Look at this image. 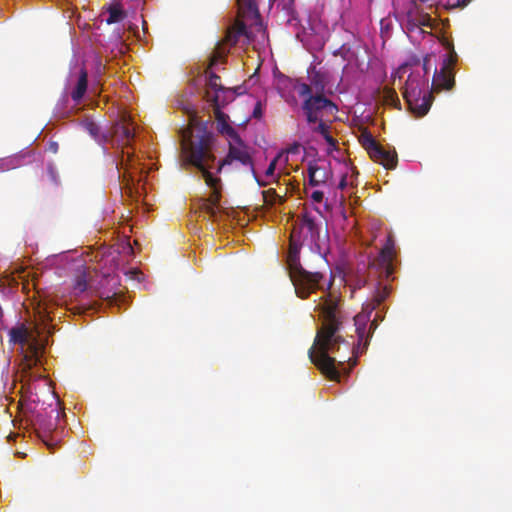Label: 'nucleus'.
<instances>
[{
	"label": "nucleus",
	"mask_w": 512,
	"mask_h": 512,
	"mask_svg": "<svg viewBox=\"0 0 512 512\" xmlns=\"http://www.w3.org/2000/svg\"><path fill=\"white\" fill-rule=\"evenodd\" d=\"M239 13L242 17L259 20L260 13L256 0H238Z\"/></svg>",
	"instance_id": "19"
},
{
	"label": "nucleus",
	"mask_w": 512,
	"mask_h": 512,
	"mask_svg": "<svg viewBox=\"0 0 512 512\" xmlns=\"http://www.w3.org/2000/svg\"><path fill=\"white\" fill-rule=\"evenodd\" d=\"M307 172L311 186L325 183L330 175V172L325 167L319 166L316 162L309 163Z\"/></svg>",
	"instance_id": "15"
},
{
	"label": "nucleus",
	"mask_w": 512,
	"mask_h": 512,
	"mask_svg": "<svg viewBox=\"0 0 512 512\" xmlns=\"http://www.w3.org/2000/svg\"><path fill=\"white\" fill-rule=\"evenodd\" d=\"M222 108L213 107L214 116L217 122V130L219 133L227 137L236 136L237 131L228 124L229 116L222 112Z\"/></svg>",
	"instance_id": "17"
},
{
	"label": "nucleus",
	"mask_w": 512,
	"mask_h": 512,
	"mask_svg": "<svg viewBox=\"0 0 512 512\" xmlns=\"http://www.w3.org/2000/svg\"><path fill=\"white\" fill-rule=\"evenodd\" d=\"M360 143L368 152V154L373 152V150L379 146V143L375 140L372 134L367 131L361 134Z\"/></svg>",
	"instance_id": "27"
},
{
	"label": "nucleus",
	"mask_w": 512,
	"mask_h": 512,
	"mask_svg": "<svg viewBox=\"0 0 512 512\" xmlns=\"http://www.w3.org/2000/svg\"><path fill=\"white\" fill-rule=\"evenodd\" d=\"M88 288V273L85 269H81L78 271L75 283H74V292L75 294L83 293Z\"/></svg>",
	"instance_id": "25"
},
{
	"label": "nucleus",
	"mask_w": 512,
	"mask_h": 512,
	"mask_svg": "<svg viewBox=\"0 0 512 512\" xmlns=\"http://www.w3.org/2000/svg\"><path fill=\"white\" fill-rule=\"evenodd\" d=\"M129 274H131V275L134 277V276H138V275L140 274V272H139V271H137V270H131V271L129 272Z\"/></svg>",
	"instance_id": "42"
},
{
	"label": "nucleus",
	"mask_w": 512,
	"mask_h": 512,
	"mask_svg": "<svg viewBox=\"0 0 512 512\" xmlns=\"http://www.w3.org/2000/svg\"><path fill=\"white\" fill-rule=\"evenodd\" d=\"M384 102L394 107H400V100L394 89L385 87L383 90Z\"/></svg>",
	"instance_id": "28"
},
{
	"label": "nucleus",
	"mask_w": 512,
	"mask_h": 512,
	"mask_svg": "<svg viewBox=\"0 0 512 512\" xmlns=\"http://www.w3.org/2000/svg\"><path fill=\"white\" fill-rule=\"evenodd\" d=\"M302 110L308 124H315L323 118L324 114L333 115L338 111V107L324 94H314L302 96Z\"/></svg>",
	"instance_id": "6"
},
{
	"label": "nucleus",
	"mask_w": 512,
	"mask_h": 512,
	"mask_svg": "<svg viewBox=\"0 0 512 512\" xmlns=\"http://www.w3.org/2000/svg\"><path fill=\"white\" fill-rule=\"evenodd\" d=\"M472 0H457L455 3H454V6L456 7H465L467 6Z\"/></svg>",
	"instance_id": "39"
},
{
	"label": "nucleus",
	"mask_w": 512,
	"mask_h": 512,
	"mask_svg": "<svg viewBox=\"0 0 512 512\" xmlns=\"http://www.w3.org/2000/svg\"><path fill=\"white\" fill-rule=\"evenodd\" d=\"M456 62V55H451L450 58L445 59L442 67L438 71L435 69L431 94L439 93L442 90H451L455 84L454 73H453V65Z\"/></svg>",
	"instance_id": "9"
},
{
	"label": "nucleus",
	"mask_w": 512,
	"mask_h": 512,
	"mask_svg": "<svg viewBox=\"0 0 512 512\" xmlns=\"http://www.w3.org/2000/svg\"><path fill=\"white\" fill-rule=\"evenodd\" d=\"M311 198L317 202L321 203L324 198V193L322 191L316 190L311 194Z\"/></svg>",
	"instance_id": "34"
},
{
	"label": "nucleus",
	"mask_w": 512,
	"mask_h": 512,
	"mask_svg": "<svg viewBox=\"0 0 512 512\" xmlns=\"http://www.w3.org/2000/svg\"><path fill=\"white\" fill-rule=\"evenodd\" d=\"M430 61L431 57L425 56L422 67L418 63L415 68L410 63H404L397 71L399 74L409 72L402 95L410 112L415 117L425 116L429 112L434 99L430 92L425 91L429 82L426 75L430 70Z\"/></svg>",
	"instance_id": "4"
},
{
	"label": "nucleus",
	"mask_w": 512,
	"mask_h": 512,
	"mask_svg": "<svg viewBox=\"0 0 512 512\" xmlns=\"http://www.w3.org/2000/svg\"><path fill=\"white\" fill-rule=\"evenodd\" d=\"M294 89L299 96L324 94L325 79L320 71L313 70L310 75V84L295 80Z\"/></svg>",
	"instance_id": "10"
},
{
	"label": "nucleus",
	"mask_w": 512,
	"mask_h": 512,
	"mask_svg": "<svg viewBox=\"0 0 512 512\" xmlns=\"http://www.w3.org/2000/svg\"><path fill=\"white\" fill-rule=\"evenodd\" d=\"M396 256L395 242L393 236L389 234L385 245L380 250L379 255L369 263V270L372 272H380L386 278L391 277L394 273V258Z\"/></svg>",
	"instance_id": "8"
},
{
	"label": "nucleus",
	"mask_w": 512,
	"mask_h": 512,
	"mask_svg": "<svg viewBox=\"0 0 512 512\" xmlns=\"http://www.w3.org/2000/svg\"><path fill=\"white\" fill-rule=\"evenodd\" d=\"M115 134L126 145L130 144V141L134 138L133 128L126 124H118L115 127Z\"/></svg>",
	"instance_id": "23"
},
{
	"label": "nucleus",
	"mask_w": 512,
	"mask_h": 512,
	"mask_svg": "<svg viewBox=\"0 0 512 512\" xmlns=\"http://www.w3.org/2000/svg\"><path fill=\"white\" fill-rule=\"evenodd\" d=\"M297 149H298V146H295L294 148L291 149V152H294Z\"/></svg>",
	"instance_id": "43"
},
{
	"label": "nucleus",
	"mask_w": 512,
	"mask_h": 512,
	"mask_svg": "<svg viewBox=\"0 0 512 512\" xmlns=\"http://www.w3.org/2000/svg\"><path fill=\"white\" fill-rule=\"evenodd\" d=\"M297 149H298V146H295L294 148L291 149V152H294Z\"/></svg>",
	"instance_id": "45"
},
{
	"label": "nucleus",
	"mask_w": 512,
	"mask_h": 512,
	"mask_svg": "<svg viewBox=\"0 0 512 512\" xmlns=\"http://www.w3.org/2000/svg\"><path fill=\"white\" fill-rule=\"evenodd\" d=\"M201 210L205 212L209 217L214 218L218 213V206L209 203L206 200H202Z\"/></svg>",
	"instance_id": "30"
},
{
	"label": "nucleus",
	"mask_w": 512,
	"mask_h": 512,
	"mask_svg": "<svg viewBox=\"0 0 512 512\" xmlns=\"http://www.w3.org/2000/svg\"><path fill=\"white\" fill-rule=\"evenodd\" d=\"M262 116V105L260 102H257L253 109V117L256 119L261 118Z\"/></svg>",
	"instance_id": "35"
},
{
	"label": "nucleus",
	"mask_w": 512,
	"mask_h": 512,
	"mask_svg": "<svg viewBox=\"0 0 512 512\" xmlns=\"http://www.w3.org/2000/svg\"><path fill=\"white\" fill-rule=\"evenodd\" d=\"M407 22L409 29L433 27V19L431 16L428 13L423 12L414 2L407 11Z\"/></svg>",
	"instance_id": "11"
},
{
	"label": "nucleus",
	"mask_w": 512,
	"mask_h": 512,
	"mask_svg": "<svg viewBox=\"0 0 512 512\" xmlns=\"http://www.w3.org/2000/svg\"><path fill=\"white\" fill-rule=\"evenodd\" d=\"M297 149H298V146H295L294 148L291 149V152H294Z\"/></svg>",
	"instance_id": "44"
},
{
	"label": "nucleus",
	"mask_w": 512,
	"mask_h": 512,
	"mask_svg": "<svg viewBox=\"0 0 512 512\" xmlns=\"http://www.w3.org/2000/svg\"><path fill=\"white\" fill-rule=\"evenodd\" d=\"M379 320H382V317L379 316V314L377 313L374 317V319L371 321V324H370V330H375L378 326V321Z\"/></svg>",
	"instance_id": "37"
},
{
	"label": "nucleus",
	"mask_w": 512,
	"mask_h": 512,
	"mask_svg": "<svg viewBox=\"0 0 512 512\" xmlns=\"http://www.w3.org/2000/svg\"><path fill=\"white\" fill-rule=\"evenodd\" d=\"M297 149H298V146H295L294 148L291 149V152H294Z\"/></svg>",
	"instance_id": "46"
},
{
	"label": "nucleus",
	"mask_w": 512,
	"mask_h": 512,
	"mask_svg": "<svg viewBox=\"0 0 512 512\" xmlns=\"http://www.w3.org/2000/svg\"><path fill=\"white\" fill-rule=\"evenodd\" d=\"M322 136L325 139V141L327 142V144H329L330 146L336 145V140L330 135L329 131Z\"/></svg>",
	"instance_id": "36"
},
{
	"label": "nucleus",
	"mask_w": 512,
	"mask_h": 512,
	"mask_svg": "<svg viewBox=\"0 0 512 512\" xmlns=\"http://www.w3.org/2000/svg\"><path fill=\"white\" fill-rule=\"evenodd\" d=\"M347 187V176L346 175H343L339 184H338V188L343 190Z\"/></svg>",
	"instance_id": "40"
},
{
	"label": "nucleus",
	"mask_w": 512,
	"mask_h": 512,
	"mask_svg": "<svg viewBox=\"0 0 512 512\" xmlns=\"http://www.w3.org/2000/svg\"><path fill=\"white\" fill-rule=\"evenodd\" d=\"M116 168L118 170V177H120L121 170H123V177L126 178L127 174L132 178V172L130 170L136 169L135 161L129 152H125L122 150V157L119 162H116Z\"/></svg>",
	"instance_id": "21"
},
{
	"label": "nucleus",
	"mask_w": 512,
	"mask_h": 512,
	"mask_svg": "<svg viewBox=\"0 0 512 512\" xmlns=\"http://www.w3.org/2000/svg\"><path fill=\"white\" fill-rule=\"evenodd\" d=\"M61 416L59 407L55 405L50 407V410L43 413H38L35 418V425L38 426V435L43 443L48 448H53L60 441V434L57 430V422Z\"/></svg>",
	"instance_id": "5"
},
{
	"label": "nucleus",
	"mask_w": 512,
	"mask_h": 512,
	"mask_svg": "<svg viewBox=\"0 0 512 512\" xmlns=\"http://www.w3.org/2000/svg\"><path fill=\"white\" fill-rule=\"evenodd\" d=\"M95 72L97 77H101L105 73V65L101 62V60H97Z\"/></svg>",
	"instance_id": "33"
},
{
	"label": "nucleus",
	"mask_w": 512,
	"mask_h": 512,
	"mask_svg": "<svg viewBox=\"0 0 512 512\" xmlns=\"http://www.w3.org/2000/svg\"><path fill=\"white\" fill-rule=\"evenodd\" d=\"M59 146L57 142H50L48 144V151H50L53 154H56L58 152Z\"/></svg>",
	"instance_id": "38"
},
{
	"label": "nucleus",
	"mask_w": 512,
	"mask_h": 512,
	"mask_svg": "<svg viewBox=\"0 0 512 512\" xmlns=\"http://www.w3.org/2000/svg\"><path fill=\"white\" fill-rule=\"evenodd\" d=\"M276 163H277V159L276 158L270 162V164L268 165V167H267V169L265 171V175L266 176H273L274 175V172H275V169H276Z\"/></svg>",
	"instance_id": "32"
},
{
	"label": "nucleus",
	"mask_w": 512,
	"mask_h": 512,
	"mask_svg": "<svg viewBox=\"0 0 512 512\" xmlns=\"http://www.w3.org/2000/svg\"><path fill=\"white\" fill-rule=\"evenodd\" d=\"M235 98V91L231 88L222 87L216 92H205L204 99L211 104L212 107L223 108Z\"/></svg>",
	"instance_id": "12"
},
{
	"label": "nucleus",
	"mask_w": 512,
	"mask_h": 512,
	"mask_svg": "<svg viewBox=\"0 0 512 512\" xmlns=\"http://www.w3.org/2000/svg\"><path fill=\"white\" fill-rule=\"evenodd\" d=\"M296 79H292L286 75L280 74L277 77V88L281 91L288 87L294 88V82Z\"/></svg>",
	"instance_id": "29"
},
{
	"label": "nucleus",
	"mask_w": 512,
	"mask_h": 512,
	"mask_svg": "<svg viewBox=\"0 0 512 512\" xmlns=\"http://www.w3.org/2000/svg\"><path fill=\"white\" fill-rule=\"evenodd\" d=\"M264 203L267 206H274L276 204H282L285 198L279 195L275 189L270 188L262 192Z\"/></svg>",
	"instance_id": "26"
},
{
	"label": "nucleus",
	"mask_w": 512,
	"mask_h": 512,
	"mask_svg": "<svg viewBox=\"0 0 512 512\" xmlns=\"http://www.w3.org/2000/svg\"><path fill=\"white\" fill-rule=\"evenodd\" d=\"M213 143L214 137L207 129V123L200 122L195 113L191 115L190 128L184 132L182 138V155L187 164L197 168L202 173L206 185L212 189L209 198L205 200L219 206L221 180L211 172L216 163Z\"/></svg>",
	"instance_id": "2"
},
{
	"label": "nucleus",
	"mask_w": 512,
	"mask_h": 512,
	"mask_svg": "<svg viewBox=\"0 0 512 512\" xmlns=\"http://www.w3.org/2000/svg\"><path fill=\"white\" fill-rule=\"evenodd\" d=\"M83 128L87 131L97 142L105 143L107 137L100 133V127L92 120H86L83 123Z\"/></svg>",
	"instance_id": "24"
},
{
	"label": "nucleus",
	"mask_w": 512,
	"mask_h": 512,
	"mask_svg": "<svg viewBox=\"0 0 512 512\" xmlns=\"http://www.w3.org/2000/svg\"><path fill=\"white\" fill-rule=\"evenodd\" d=\"M88 88V73L85 68H81L77 83L71 92V98L75 104H79L83 99Z\"/></svg>",
	"instance_id": "16"
},
{
	"label": "nucleus",
	"mask_w": 512,
	"mask_h": 512,
	"mask_svg": "<svg viewBox=\"0 0 512 512\" xmlns=\"http://www.w3.org/2000/svg\"><path fill=\"white\" fill-rule=\"evenodd\" d=\"M108 18L106 19L107 24H114L123 21L126 18V12L122 9L119 3L111 4L107 8Z\"/></svg>",
	"instance_id": "22"
},
{
	"label": "nucleus",
	"mask_w": 512,
	"mask_h": 512,
	"mask_svg": "<svg viewBox=\"0 0 512 512\" xmlns=\"http://www.w3.org/2000/svg\"><path fill=\"white\" fill-rule=\"evenodd\" d=\"M234 161L248 167L255 174L250 148L243 142L238 133L236 136L229 137L228 154L218 163L216 173H220L225 165H230Z\"/></svg>",
	"instance_id": "7"
},
{
	"label": "nucleus",
	"mask_w": 512,
	"mask_h": 512,
	"mask_svg": "<svg viewBox=\"0 0 512 512\" xmlns=\"http://www.w3.org/2000/svg\"><path fill=\"white\" fill-rule=\"evenodd\" d=\"M369 156L373 161L380 163L386 169H394L398 162L396 151L387 150L380 144L369 154Z\"/></svg>",
	"instance_id": "13"
},
{
	"label": "nucleus",
	"mask_w": 512,
	"mask_h": 512,
	"mask_svg": "<svg viewBox=\"0 0 512 512\" xmlns=\"http://www.w3.org/2000/svg\"><path fill=\"white\" fill-rule=\"evenodd\" d=\"M9 336L11 343L21 344L22 346H24L29 341L30 333L25 324L21 323L11 328V330L9 331Z\"/></svg>",
	"instance_id": "20"
},
{
	"label": "nucleus",
	"mask_w": 512,
	"mask_h": 512,
	"mask_svg": "<svg viewBox=\"0 0 512 512\" xmlns=\"http://www.w3.org/2000/svg\"><path fill=\"white\" fill-rule=\"evenodd\" d=\"M319 241L318 224L310 214H303L291 232L287 256L289 276L297 297L301 299H307L317 289L324 290V286L321 284L324 274L305 270L299 259L300 249L304 244L319 246Z\"/></svg>",
	"instance_id": "3"
},
{
	"label": "nucleus",
	"mask_w": 512,
	"mask_h": 512,
	"mask_svg": "<svg viewBox=\"0 0 512 512\" xmlns=\"http://www.w3.org/2000/svg\"><path fill=\"white\" fill-rule=\"evenodd\" d=\"M223 58L222 54L220 52H215L213 54V56L211 57V60H210V64L207 68V70L205 71L206 75H207V83H206V91L205 92H216L217 90L221 89L223 86L221 85L220 83V77L211 71V68L215 65H217V63L219 62V60Z\"/></svg>",
	"instance_id": "14"
},
{
	"label": "nucleus",
	"mask_w": 512,
	"mask_h": 512,
	"mask_svg": "<svg viewBox=\"0 0 512 512\" xmlns=\"http://www.w3.org/2000/svg\"><path fill=\"white\" fill-rule=\"evenodd\" d=\"M241 36H245L250 39V35L245 23L237 20L235 24L230 29H228L225 40L228 44L234 46L237 44Z\"/></svg>",
	"instance_id": "18"
},
{
	"label": "nucleus",
	"mask_w": 512,
	"mask_h": 512,
	"mask_svg": "<svg viewBox=\"0 0 512 512\" xmlns=\"http://www.w3.org/2000/svg\"><path fill=\"white\" fill-rule=\"evenodd\" d=\"M316 124L317 125L312 128V130L314 132H316L320 135H324L325 133H327L329 131L328 125L323 121L322 118H320V120H318V122Z\"/></svg>",
	"instance_id": "31"
},
{
	"label": "nucleus",
	"mask_w": 512,
	"mask_h": 512,
	"mask_svg": "<svg viewBox=\"0 0 512 512\" xmlns=\"http://www.w3.org/2000/svg\"><path fill=\"white\" fill-rule=\"evenodd\" d=\"M366 283H367L366 279H358L355 284V288L361 289L362 287H364L366 285Z\"/></svg>",
	"instance_id": "41"
},
{
	"label": "nucleus",
	"mask_w": 512,
	"mask_h": 512,
	"mask_svg": "<svg viewBox=\"0 0 512 512\" xmlns=\"http://www.w3.org/2000/svg\"><path fill=\"white\" fill-rule=\"evenodd\" d=\"M369 276L377 278L376 289L372 299L363 305L362 311L354 317L357 343L350 342L340 334L344 321L342 298L340 294L331 291L333 278L325 288V293L319 298L314 310L319 313L322 321L318 328L314 343L308 350L311 361L323 375L332 381H339L340 371L349 373L357 364V358L363 354L369 345V335L366 334V324L370 316L390 295L391 286L385 280L394 278L381 275L380 272L369 270Z\"/></svg>",
	"instance_id": "1"
}]
</instances>
